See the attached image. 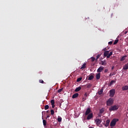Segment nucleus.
Instances as JSON below:
<instances>
[{
	"mask_svg": "<svg viewBox=\"0 0 128 128\" xmlns=\"http://www.w3.org/2000/svg\"><path fill=\"white\" fill-rule=\"evenodd\" d=\"M120 108L118 105H114L110 106L109 108L110 112H114V110H118Z\"/></svg>",
	"mask_w": 128,
	"mask_h": 128,
	"instance_id": "nucleus-1",
	"label": "nucleus"
},
{
	"mask_svg": "<svg viewBox=\"0 0 128 128\" xmlns=\"http://www.w3.org/2000/svg\"><path fill=\"white\" fill-rule=\"evenodd\" d=\"M117 122H118V118L113 119L110 123V126H114Z\"/></svg>",
	"mask_w": 128,
	"mask_h": 128,
	"instance_id": "nucleus-2",
	"label": "nucleus"
},
{
	"mask_svg": "<svg viewBox=\"0 0 128 128\" xmlns=\"http://www.w3.org/2000/svg\"><path fill=\"white\" fill-rule=\"evenodd\" d=\"M116 94V90L114 89H112L110 90V98H114V94Z\"/></svg>",
	"mask_w": 128,
	"mask_h": 128,
	"instance_id": "nucleus-3",
	"label": "nucleus"
},
{
	"mask_svg": "<svg viewBox=\"0 0 128 128\" xmlns=\"http://www.w3.org/2000/svg\"><path fill=\"white\" fill-rule=\"evenodd\" d=\"M114 104V100L112 98H109L106 102V104L108 106H112Z\"/></svg>",
	"mask_w": 128,
	"mask_h": 128,
	"instance_id": "nucleus-4",
	"label": "nucleus"
},
{
	"mask_svg": "<svg viewBox=\"0 0 128 128\" xmlns=\"http://www.w3.org/2000/svg\"><path fill=\"white\" fill-rule=\"evenodd\" d=\"M102 119H100V118H96L94 122H95V124H96L98 126H100V124L102 123Z\"/></svg>",
	"mask_w": 128,
	"mask_h": 128,
	"instance_id": "nucleus-5",
	"label": "nucleus"
},
{
	"mask_svg": "<svg viewBox=\"0 0 128 128\" xmlns=\"http://www.w3.org/2000/svg\"><path fill=\"white\" fill-rule=\"evenodd\" d=\"M104 66H100L97 70L98 72H102L104 70Z\"/></svg>",
	"mask_w": 128,
	"mask_h": 128,
	"instance_id": "nucleus-6",
	"label": "nucleus"
},
{
	"mask_svg": "<svg viewBox=\"0 0 128 128\" xmlns=\"http://www.w3.org/2000/svg\"><path fill=\"white\" fill-rule=\"evenodd\" d=\"M93 116H94V115L92 114V113H91L88 116L87 120H91V118H92Z\"/></svg>",
	"mask_w": 128,
	"mask_h": 128,
	"instance_id": "nucleus-7",
	"label": "nucleus"
},
{
	"mask_svg": "<svg viewBox=\"0 0 128 128\" xmlns=\"http://www.w3.org/2000/svg\"><path fill=\"white\" fill-rule=\"evenodd\" d=\"M90 108H88L86 113H85V116H88V114L90 112Z\"/></svg>",
	"mask_w": 128,
	"mask_h": 128,
	"instance_id": "nucleus-8",
	"label": "nucleus"
},
{
	"mask_svg": "<svg viewBox=\"0 0 128 128\" xmlns=\"http://www.w3.org/2000/svg\"><path fill=\"white\" fill-rule=\"evenodd\" d=\"M123 70H128V62L124 65V66H123Z\"/></svg>",
	"mask_w": 128,
	"mask_h": 128,
	"instance_id": "nucleus-9",
	"label": "nucleus"
},
{
	"mask_svg": "<svg viewBox=\"0 0 128 128\" xmlns=\"http://www.w3.org/2000/svg\"><path fill=\"white\" fill-rule=\"evenodd\" d=\"M110 120H106V123L104 124V126L106 128H108V124H110Z\"/></svg>",
	"mask_w": 128,
	"mask_h": 128,
	"instance_id": "nucleus-10",
	"label": "nucleus"
},
{
	"mask_svg": "<svg viewBox=\"0 0 128 128\" xmlns=\"http://www.w3.org/2000/svg\"><path fill=\"white\" fill-rule=\"evenodd\" d=\"M86 63H84L82 66V67L80 68V70H84V68H86Z\"/></svg>",
	"mask_w": 128,
	"mask_h": 128,
	"instance_id": "nucleus-11",
	"label": "nucleus"
},
{
	"mask_svg": "<svg viewBox=\"0 0 128 128\" xmlns=\"http://www.w3.org/2000/svg\"><path fill=\"white\" fill-rule=\"evenodd\" d=\"M109 54H110V51H105L104 53V56L106 57L108 56Z\"/></svg>",
	"mask_w": 128,
	"mask_h": 128,
	"instance_id": "nucleus-12",
	"label": "nucleus"
},
{
	"mask_svg": "<svg viewBox=\"0 0 128 128\" xmlns=\"http://www.w3.org/2000/svg\"><path fill=\"white\" fill-rule=\"evenodd\" d=\"M78 96V93H76L72 95V98H76Z\"/></svg>",
	"mask_w": 128,
	"mask_h": 128,
	"instance_id": "nucleus-13",
	"label": "nucleus"
},
{
	"mask_svg": "<svg viewBox=\"0 0 128 128\" xmlns=\"http://www.w3.org/2000/svg\"><path fill=\"white\" fill-rule=\"evenodd\" d=\"M100 73H98L96 74V79L100 80Z\"/></svg>",
	"mask_w": 128,
	"mask_h": 128,
	"instance_id": "nucleus-14",
	"label": "nucleus"
},
{
	"mask_svg": "<svg viewBox=\"0 0 128 128\" xmlns=\"http://www.w3.org/2000/svg\"><path fill=\"white\" fill-rule=\"evenodd\" d=\"M122 90H128V86H125L122 87Z\"/></svg>",
	"mask_w": 128,
	"mask_h": 128,
	"instance_id": "nucleus-15",
	"label": "nucleus"
},
{
	"mask_svg": "<svg viewBox=\"0 0 128 128\" xmlns=\"http://www.w3.org/2000/svg\"><path fill=\"white\" fill-rule=\"evenodd\" d=\"M80 90H82V87L79 86V87L76 88L75 89L74 92H80Z\"/></svg>",
	"mask_w": 128,
	"mask_h": 128,
	"instance_id": "nucleus-16",
	"label": "nucleus"
},
{
	"mask_svg": "<svg viewBox=\"0 0 128 128\" xmlns=\"http://www.w3.org/2000/svg\"><path fill=\"white\" fill-rule=\"evenodd\" d=\"M111 56H112V52H111L109 53V54H108V55H107L106 58H110Z\"/></svg>",
	"mask_w": 128,
	"mask_h": 128,
	"instance_id": "nucleus-17",
	"label": "nucleus"
},
{
	"mask_svg": "<svg viewBox=\"0 0 128 128\" xmlns=\"http://www.w3.org/2000/svg\"><path fill=\"white\" fill-rule=\"evenodd\" d=\"M101 62H102L101 64H102V66H106V60H104V61L102 60Z\"/></svg>",
	"mask_w": 128,
	"mask_h": 128,
	"instance_id": "nucleus-18",
	"label": "nucleus"
},
{
	"mask_svg": "<svg viewBox=\"0 0 128 128\" xmlns=\"http://www.w3.org/2000/svg\"><path fill=\"white\" fill-rule=\"evenodd\" d=\"M92 84H88L85 85V86H86V88H92Z\"/></svg>",
	"mask_w": 128,
	"mask_h": 128,
	"instance_id": "nucleus-19",
	"label": "nucleus"
},
{
	"mask_svg": "<svg viewBox=\"0 0 128 128\" xmlns=\"http://www.w3.org/2000/svg\"><path fill=\"white\" fill-rule=\"evenodd\" d=\"M126 56H123L122 58L120 60V62H124V60H126Z\"/></svg>",
	"mask_w": 128,
	"mask_h": 128,
	"instance_id": "nucleus-20",
	"label": "nucleus"
},
{
	"mask_svg": "<svg viewBox=\"0 0 128 128\" xmlns=\"http://www.w3.org/2000/svg\"><path fill=\"white\" fill-rule=\"evenodd\" d=\"M104 92V89L101 88L100 90L98 92V94H102Z\"/></svg>",
	"mask_w": 128,
	"mask_h": 128,
	"instance_id": "nucleus-21",
	"label": "nucleus"
},
{
	"mask_svg": "<svg viewBox=\"0 0 128 128\" xmlns=\"http://www.w3.org/2000/svg\"><path fill=\"white\" fill-rule=\"evenodd\" d=\"M62 117L58 116V121L59 122H62Z\"/></svg>",
	"mask_w": 128,
	"mask_h": 128,
	"instance_id": "nucleus-22",
	"label": "nucleus"
},
{
	"mask_svg": "<svg viewBox=\"0 0 128 128\" xmlns=\"http://www.w3.org/2000/svg\"><path fill=\"white\" fill-rule=\"evenodd\" d=\"M93 78H94V76L91 75L89 76L88 80H93Z\"/></svg>",
	"mask_w": 128,
	"mask_h": 128,
	"instance_id": "nucleus-23",
	"label": "nucleus"
},
{
	"mask_svg": "<svg viewBox=\"0 0 128 128\" xmlns=\"http://www.w3.org/2000/svg\"><path fill=\"white\" fill-rule=\"evenodd\" d=\"M116 84V81H115V80H112L110 82V86H112V84Z\"/></svg>",
	"mask_w": 128,
	"mask_h": 128,
	"instance_id": "nucleus-24",
	"label": "nucleus"
},
{
	"mask_svg": "<svg viewBox=\"0 0 128 128\" xmlns=\"http://www.w3.org/2000/svg\"><path fill=\"white\" fill-rule=\"evenodd\" d=\"M43 125H44V126H46V120H43Z\"/></svg>",
	"mask_w": 128,
	"mask_h": 128,
	"instance_id": "nucleus-25",
	"label": "nucleus"
},
{
	"mask_svg": "<svg viewBox=\"0 0 128 128\" xmlns=\"http://www.w3.org/2000/svg\"><path fill=\"white\" fill-rule=\"evenodd\" d=\"M50 108V106L48 105H46L44 106V110H48Z\"/></svg>",
	"mask_w": 128,
	"mask_h": 128,
	"instance_id": "nucleus-26",
	"label": "nucleus"
},
{
	"mask_svg": "<svg viewBox=\"0 0 128 128\" xmlns=\"http://www.w3.org/2000/svg\"><path fill=\"white\" fill-rule=\"evenodd\" d=\"M100 56H102V54H98L96 56V60H98V58H100Z\"/></svg>",
	"mask_w": 128,
	"mask_h": 128,
	"instance_id": "nucleus-27",
	"label": "nucleus"
},
{
	"mask_svg": "<svg viewBox=\"0 0 128 128\" xmlns=\"http://www.w3.org/2000/svg\"><path fill=\"white\" fill-rule=\"evenodd\" d=\"M64 90L63 88H60L58 90V92L60 93V92H62V90Z\"/></svg>",
	"mask_w": 128,
	"mask_h": 128,
	"instance_id": "nucleus-28",
	"label": "nucleus"
},
{
	"mask_svg": "<svg viewBox=\"0 0 128 128\" xmlns=\"http://www.w3.org/2000/svg\"><path fill=\"white\" fill-rule=\"evenodd\" d=\"M118 40H114V44H118Z\"/></svg>",
	"mask_w": 128,
	"mask_h": 128,
	"instance_id": "nucleus-29",
	"label": "nucleus"
},
{
	"mask_svg": "<svg viewBox=\"0 0 128 128\" xmlns=\"http://www.w3.org/2000/svg\"><path fill=\"white\" fill-rule=\"evenodd\" d=\"M50 112H51V114H52V115L54 114V110H50Z\"/></svg>",
	"mask_w": 128,
	"mask_h": 128,
	"instance_id": "nucleus-30",
	"label": "nucleus"
},
{
	"mask_svg": "<svg viewBox=\"0 0 128 128\" xmlns=\"http://www.w3.org/2000/svg\"><path fill=\"white\" fill-rule=\"evenodd\" d=\"M82 80V78H78L77 79L76 82H80V80Z\"/></svg>",
	"mask_w": 128,
	"mask_h": 128,
	"instance_id": "nucleus-31",
	"label": "nucleus"
},
{
	"mask_svg": "<svg viewBox=\"0 0 128 128\" xmlns=\"http://www.w3.org/2000/svg\"><path fill=\"white\" fill-rule=\"evenodd\" d=\"M50 102H51V104H54V100H51Z\"/></svg>",
	"mask_w": 128,
	"mask_h": 128,
	"instance_id": "nucleus-32",
	"label": "nucleus"
},
{
	"mask_svg": "<svg viewBox=\"0 0 128 128\" xmlns=\"http://www.w3.org/2000/svg\"><path fill=\"white\" fill-rule=\"evenodd\" d=\"M95 60H96V58H94V57H92L91 58L92 62H94Z\"/></svg>",
	"mask_w": 128,
	"mask_h": 128,
	"instance_id": "nucleus-33",
	"label": "nucleus"
},
{
	"mask_svg": "<svg viewBox=\"0 0 128 128\" xmlns=\"http://www.w3.org/2000/svg\"><path fill=\"white\" fill-rule=\"evenodd\" d=\"M88 96V92H86L84 94V98H86Z\"/></svg>",
	"mask_w": 128,
	"mask_h": 128,
	"instance_id": "nucleus-34",
	"label": "nucleus"
},
{
	"mask_svg": "<svg viewBox=\"0 0 128 128\" xmlns=\"http://www.w3.org/2000/svg\"><path fill=\"white\" fill-rule=\"evenodd\" d=\"M104 112V111L102 109H101V110H100V114H103Z\"/></svg>",
	"mask_w": 128,
	"mask_h": 128,
	"instance_id": "nucleus-35",
	"label": "nucleus"
},
{
	"mask_svg": "<svg viewBox=\"0 0 128 128\" xmlns=\"http://www.w3.org/2000/svg\"><path fill=\"white\" fill-rule=\"evenodd\" d=\"M114 74H112V73H110V75H109V76H114Z\"/></svg>",
	"mask_w": 128,
	"mask_h": 128,
	"instance_id": "nucleus-36",
	"label": "nucleus"
},
{
	"mask_svg": "<svg viewBox=\"0 0 128 128\" xmlns=\"http://www.w3.org/2000/svg\"><path fill=\"white\" fill-rule=\"evenodd\" d=\"M39 82L40 83V84H44V82L42 80H39Z\"/></svg>",
	"mask_w": 128,
	"mask_h": 128,
	"instance_id": "nucleus-37",
	"label": "nucleus"
},
{
	"mask_svg": "<svg viewBox=\"0 0 128 128\" xmlns=\"http://www.w3.org/2000/svg\"><path fill=\"white\" fill-rule=\"evenodd\" d=\"M108 44H112V42L110 41V42H109L108 43Z\"/></svg>",
	"mask_w": 128,
	"mask_h": 128,
	"instance_id": "nucleus-38",
	"label": "nucleus"
},
{
	"mask_svg": "<svg viewBox=\"0 0 128 128\" xmlns=\"http://www.w3.org/2000/svg\"><path fill=\"white\" fill-rule=\"evenodd\" d=\"M102 50H103L104 52H108V50H106V48H104V49Z\"/></svg>",
	"mask_w": 128,
	"mask_h": 128,
	"instance_id": "nucleus-39",
	"label": "nucleus"
},
{
	"mask_svg": "<svg viewBox=\"0 0 128 128\" xmlns=\"http://www.w3.org/2000/svg\"><path fill=\"white\" fill-rule=\"evenodd\" d=\"M108 72V69H106L104 70V72Z\"/></svg>",
	"mask_w": 128,
	"mask_h": 128,
	"instance_id": "nucleus-40",
	"label": "nucleus"
},
{
	"mask_svg": "<svg viewBox=\"0 0 128 128\" xmlns=\"http://www.w3.org/2000/svg\"><path fill=\"white\" fill-rule=\"evenodd\" d=\"M52 108H54V106H55L54 104H52Z\"/></svg>",
	"mask_w": 128,
	"mask_h": 128,
	"instance_id": "nucleus-41",
	"label": "nucleus"
},
{
	"mask_svg": "<svg viewBox=\"0 0 128 128\" xmlns=\"http://www.w3.org/2000/svg\"><path fill=\"white\" fill-rule=\"evenodd\" d=\"M86 100V98H82V100H83V102H84V100Z\"/></svg>",
	"mask_w": 128,
	"mask_h": 128,
	"instance_id": "nucleus-42",
	"label": "nucleus"
},
{
	"mask_svg": "<svg viewBox=\"0 0 128 128\" xmlns=\"http://www.w3.org/2000/svg\"><path fill=\"white\" fill-rule=\"evenodd\" d=\"M50 115H48V116H46V119L48 120V118H50Z\"/></svg>",
	"mask_w": 128,
	"mask_h": 128,
	"instance_id": "nucleus-43",
	"label": "nucleus"
},
{
	"mask_svg": "<svg viewBox=\"0 0 128 128\" xmlns=\"http://www.w3.org/2000/svg\"><path fill=\"white\" fill-rule=\"evenodd\" d=\"M114 66H112V70H114Z\"/></svg>",
	"mask_w": 128,
	"mask_h": 128,
	"instance_id": "nucleus-44",
	"label": "nucleus"
},
{
	"mask_svg": "<svg viewBox=\"0 0 128 128\" xmlns=\"http://www.w3.org/2000/svg\"><path fill=\"white\" fill-rule=\"evenodd\" d=\"M46 112H48V110H47V111H46Z\"/></svg>",
	"mask_w": 128,
	"mask_h": 128,
	"instance_id": "nucleus-45",
	"label": "nucleus"
},
{
	"mask_svg": "<svg viewBox=\"0 0 128 128\" xmlns=\"http://www.w3.org/2000/svg\"><path fill=\"white\" fill-rule=\"evenodd\" d=\"M113 74H116V73H115V72H114Z\"/></svg>",
	"mask_w": 128,
	"mask_h": 128,
	"instance_id": "nucleus-46",
	"label": "nucleus"
}]
</instances>
